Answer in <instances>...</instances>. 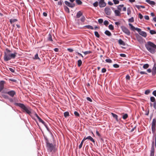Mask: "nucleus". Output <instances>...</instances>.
<instances>
[{"instance_id": "1", "label": "nucleus", "mask_w": 156, "mask_h": 156, "mask_svg": "<svg viewBox=\"0 0 156 156\" xmlns=\"http://www.w3.org/2000/svg\"><path fill=\"white\" fill-rule=\"evenodd\" d=\"M17 54L16 52L12 53V51L8 48H6L4 52V59L5 61L6 62L11 59H14Z\"/></svg>"}, {"instance_id": "2", "label": "nucleus", "mask_w": 156, "mask_h": 156, "mask_svg": "<svg viewBox=\"0 0 156 156\" xmlns=\"http://www.w3.org/2000/svg\"><path fill=\"white\" fill-rule=\"evenodd\" d=\"M14 104L20 107L22 109V111L23 112L28 114L33 118L32 114L31 112V109L29 106H26L23 104L20 103H15Z\"/></svg>"}, {"instance_id": "3", "label": "nucleus", "mask_w": 156, "mask_h": 156, "mask_svg": "<svg viewBox=\"0 0 156 156\" xmlns=\"http://www.w3.org/2000/svg\"><path fill=\"white\" fill-rule=\"evenodd\" d=\"M145 47L147 50L152 54L155 53L156 50V45L154 43L148 41L145 44Z\"/></svg>"}, {"instance_id": "4", "label": "nucleus", "mask_w": 156, "mask_h": 156, "mask_svg": "<svg viewBox=\"0 0 156 156\" xmlns=\"http://www.w3.org/2000/svg\"><path fill=\"white\" fill-rule=\"evenodd\" d=\"M46 143V147L48 152H51L52 151H55V147L52 144L49 143L48 140H47Z\"/></svg>"}, {"instance_id": "5", "label": "nucleus", "mask_w": 156, "mask_h": 156, "mask_svg": "<svg viewBox=\"0 0 156 156\" xmlns=\"http://www.w3.org/2000/svg\"><path fill=\"white\" fill-rule=\"evenodd\" d=\"M136 30L138 32L139 34L143 36V37H146L147 34L144 31H142L141 29L139 28H136Z\"/></svg>"}, {"instance_id": "6", "label": "nucleus", "mask_w": 156, "mask_h": 156, "mask_svg": "<svg viewBox=\"0 0 156 156\" xmlns=\"http://www.w3.org/2000/svg\"><path fill=\"white\" fill-rule=\"evenodd\" d=\"M121 29L123 32L126 34L127 35H130V32L129 30L126 27H122Z\"/></svg>"}, {"instance_id": "7", "label": "nucleus", "mask_w": 156, "mask_h": 156, "mask_svg": "<svg viewBox=\"0 0 156 156\" xmlns=\"http://www.w3.org/2000/svg\"><path fill=\"white\" fill-rule=\"evenodd\" d=\"M104 10L105 13L107 15H110L112 12V11L110 7H106L105 8Z\"/></svg>"}, {"instance_id": "8", "label": "nucleus", "mask_w": 156, "mask_h": 156, "mask_svg": "<svg viewBox=\"0 0 156 156\" xmlns=\"http://www.w3.org/2000/svg\"><path fill=\"white\" fill-rule=\"evenodd\" d=\"M2 93L7 94L11 97H13L14 95L16 94L15 91L13 90H11V91L6 92H2Z\"/></svg>"}, {"instance_id": "9", "label": "nucleus", "mask_w": 156, "mask_h": 156, "mask_svg": "<svg viewBox=\"0 0 156 156\" xmlns=\"http://www.w3.org/2000/svg\"><path fill=\"white\" fill-rule=\"evenodd\" d=\"M98 3L99 7L101 8L105 7L106 5L104 0H100Z\"/></svg>"}, {"instance_id": "10", "label": "nucleus", "mask_w": 156, "mask_h": 156, "mask_svg": "<svg viewBox=\"0 0 156 156\" xmlns=\"http://www.w3.org/2000/svg\"><path fill=\"white\" fill-rule=\"evenodd\" d=\"M152 147L151 151L150 156H154V142L153 141L152 143Z\"/></svg>"}, {"instance_id": "11", "label": "nucleus", "mask_w": 156, "mask_h": 156, "mask_svg": "<svg viewBox=\"0 0 156 156\" xmlns=\"http://www.w3.org/2000/svg\"><path fill=\"white\" fill-rule=\"evenodd\" d=\"M64 3L67 6L72 8L74 7L75 5V4L71 3L67 1H65Z\"/></svg>"}, {"instance_id": "12", "label": "nucleus", "mask_w": 156, "mask_h": 156, "mask_svg": "<svg viewBox=\"0 0 156 156\" xmlns=\"http://www.w3.org/2000/svg\"><path fill=\"white\" fill-rule=\"evenodd\" d=\"M4 81H1L0 82V92H1L4 89Z\"/></svg>"}, {"instance_id": "13", "label": "nucleus", "mask_w": 156, "mask_h": 156, "mask_svg": "<svg viewBox=\"0 0 156 156\" xmlns=\"http://www.w3.org/2000/svg\"><path fill=\"white\" fill-rule=\"evenodd\" d=\"M156 74V64H154L152 68V74L154 75Z\"/></svg>"}, {"instance_id": "14", "label": "nucleus", "mask_w": 156, "mask_h": 156, "mask_svg": "<svg viewBox=\"0 0 156 156\" xmlns=\"http://www.w3.org/2000/svg\"><path fill=\"white\" fill-rule=\"evenodd\" d=\"M146 2L152 6L155 4V2L154 1H151L150 0H146Z\"/></svg>"}, {"instance_id": "15", "label": "nucleus", "mask_w": 156, "mask_h": 156, "mask_svg": "<svg viewBox=\"0 0 156 156\" xmlns=\"http://www.w3.org/2000/svg\"><path fill=\"white\" fill-rule=\"evenodd\" d=\"M136 37L137 41L140 42L143 41V38L140 35L137 34L136 35Z\"/></svg>"}, {"instance_id": "16", "label": "nucleus", "mask_w": 156, "mask_h": 156, "mask_svg": "<svg viewBox=\"0 0 156 156\" xmlns=\"http://www.w3.org/2000/svg\"><path fill=\"white\" fill-rule=\"evenodd\" d=\"M115 15L116 16H120L121 14L120 11L117 10H115L114 11Z\"/></svg>"}, {"instance_id": "17", "label": "nucleus", "mask_w": 156, "mask_h": 156, "mask_svg": "<svg viewBox=\"0 0 156 156\" xmlns=\"http://www.w3.org/2000/svg\"><path fill=\"white\" fill-rule=\"evenodd\" d=\"M129 25L130 27V29L133 31H134L135 30H136V28H138L137 27L135 28L132 25V24L130 23H129Z\"/></svg>"}, {"instance_id": "18", "label": "nucleus", "mask_w": 156, "mask_h": 156, "mask_svg": "<svg viewBox=\"0 0 156 156\" xmlns=\"http://www.w3.org/2000/svg\"><path fill=\"white\" fill-rule=\"evenodd\" d=\"M129 25L130 27V29L133 31H134L135 30H136V28H138L137 27L135 28L132 25V24L130 23H129Z\"/></svg>"}, {"instance_id": "19", "label": "nucleus", "mask_w": 156, "mask_h": 156, "mask_svg": "<svg viewBox=\"0 0 156 156\" xmlns=\"http://www.w3.org/2000/svg\"><path fill=\"white\" fill-rule=\"evenodd\" d=\"M40 122H41L45 127L47 128L48 130V128L46 125L45 122L44 121L41 119H40L39 120V121Z\"/></svg>"}, {"instance_id": "20", "label": "nucleus", "mask_w": 156, "mask_h": 156, "mask_svg": "<svg viewBox=\"0 0 156 156\" xmlns=\"http://www.w3.org/2000/svg\"><path fill=\"white\" fill-rule=\"evenodd\" d=\"M111 114H112V116H113V117L117 121H119V120H118V115L115 114L114 113H111Z\"/></svg>"}, {"instance_id": "21", "label": "nucleus", "mask_w": 156, "mask_h": 156, "mask_svg": "<svg viewBox=\"0 0 156 156\" xmlns=\"http://www.w3.org/2000/svg\"><path fill=\"white\" fill-rule=\"evenodd\" d=\"M32 115H33V117H32L33 119H34V116H35L37 117V118L38 119L39 121V120L40 119H41L38 116V115L35 113V112H34L32 113Z\"/></svg>"}, {"instance_id": "22", "label": "nucleus", "mask_w": 156, "mask_h": 156, "mask_svg": "<svg viewBox=\"0 0 156 156\" xmlns=\"http://www.w3.org/2000/svg\"><path fill=\"white\" fill-rule=\"evenodd\" d=\"M32 115H33V117H32L33 119H34V116H35L37 117V118L38 119L39 121V120L40 119H41L38 116V115L35 113V112H34L32 113Z\"/></svg>"}, {"instance_id": "23", "label": "nucleus", "mask_w": 156, "mask_h": 156, "mask_svg": "<svg viewBox=\"0 0 156 156\" xmlns=\"http://www.w3.org/2000/svg\"><path fill=\"white\" fill-rule=\"evenodd\" d=\"M83 14L80 11H78L76 14V16L77 18H80L81 16H82Z\"/></svg>"}, {"instance_id": "24", "label": "nucleus", "mask_w": 156, "mask_h": 156, "mask_svg": "<svg viewBox=\"0 0 156 156\" xmlns=\"http://www.w3.org/2000/svg\"><path fill=\"white\" fill-rule=\"evenodd\" d=\"M87 139L89 140L93 143H95V141L93 138H92L90 136H88L87 137Z\"/></svg>"}, {"instance_id": "25", "label": "nucleus", "mask_w": 156, "mask_h": 156, "mask_svg": "<svg viewBox=\"0 0 156 156\" xmlns=\"http://www.w3.org/2000/svg\"><path fill=\"white\" fill-rule=\"evenodd\" d=\"M118 42H119V43L120 45H125V42H124V41H123L121 39H119V40Z\"/></svg>"}, {"instance_id": "26", "label": "nucleus", "mask_w": 156, "mask_h": 156, "mask_svg": "<svg viewBox=\"0 0 156 156\" xmlns=\"http://www.w3.org/2000/svg\"><path fill=\"white\" fill-rule=\"evenodd\" d=\"M105 34L108 36H111L112 34L111 32L108 30H106L105 31Z\"/></svg>"}, {"instance_id": "27", "label": "nucleus", "mask_w": 156, "mask_h": 156, "mask_svg": "<svg viewBox=\"0 0 156 156\" xmlns=\"http://www.w3.org/2000/svg\"><path fill=\"white\" fill-rule=\"evenodd\" d=\"M124 5L123 4L119 5L118 6L117 8L118 9L117 10H119L121 11L122 9V8L123 7Z\"/></svg>"}, {"instance_id": "28", "label": "nucleus", "mask_w": 156, "mask_h": 156, "mask_svg": "<svg viewBox=\"0 0 156 156\" xmlns=\"http://www.w3.org/2000/svg\"><path fill=\"white\" fill-rule=\"evenodd\" d=\"M33 58L34 59L40 60V59L37 53L35 55L34 57H33Z\"/></svg>"}, {"instance_id": "29", "label": "nucleus", "mask_w": 156, "mask_h": 156, "mask_svg": "<svg viewBox=\"0 0 156 156\" xmlns=\"http://www.w3.org/2000/svg\"><path fill=\"white\" fill-rule=\"evenodd\" d=\"M151 130L152 133L154 134L156 130L155 126H151Z\"/></svg>"}, {"instance_id": "30", "label": "nucleus", "mask_w": 156, "mask_h": 156, "mask_svg": "<svg viewBox=\"0 0 156 156\" xmlns=\"http://www.w3.org/2000/svg\"><path fill=\"white\" fill-rule=\"evenodd\" d=\"M86 27V28H87V29H91V30H93L94 29V28L93 27L90 26V25H86V26H85L84 27Z\"/></svg>"}, {"instance_id": "31", "label": "nucleus", "mask_w": 156, "mask_h": 156, "mask_svg": "<svg viewBox=\"0 0 156 156\" xmlns=\"http://www.w3.org/2000/svg\"><path fill=\"white\" fill-rule=\"evenodd\" d=\"M82 64V61L81 60H79L77 61V65L78 67H80Z\"/></svg>"}, {"instance_id": "32", "label": "nucleus", "mask_w": 156, "mask_h": 156, "mask_svg": "<svg viewBox=\"0 0 156 156\" xmlns=\"http://www.w3.org/2000/svg\"><path fill=\"white\" fill-rule=\"evenodd\" d=\"M156 120L155 119H153L151 126H156Z\"/></svg>"}, {"instance_id": "33", "label": "nucleus", "mask_w": 156, "mask_h": 156, "mask_svg": "<svg viewBox=\"0 0 156 156\" xmlns=\"http://www.w3.org/2000/svg\"><path fill=\"white\" fill-rule=\"evenodd\" d=\"M64 116L65 118H66L69 115V113L68 112H66L64 113Z\"/></svg>"}, {"instance_id": "34", "label": "nucleus", "mask_w": 156, "mask_h": 156, "mask_svg": "<svg viewBox=\"0 0 156 156\" xmlns=\"http://www.w3.org/2000/svg\"><path fill=\"white\" fill-rule=\"evenodd\" d=\"M48 41H52V39L51 35V34H49L48 36Z\"/></svg>"}, {"instance_id": "35", "label": "nucleus", "mask_w": 156, "mask_h": 156, "mask_svg": "<svg viewBox=\"0 0 156 156\" xmlns=\"http://www.w3.org/2000/svg\"><path fill=\"white\" fill-rule=\"evenodd\" d=\"M17 21V20L16 19H11L10 20V22L11 24H12V23H14Z\"/></svg>"}, {"instance_id": "36", "label": "nucleus", "mask_w": 156, "mask_h": 156, "mask_svg": "<svg viewBox=\"0 0 156 156\" xmlns=\"http://www.w3.org/2000/svg\"><path fill=\"white\" fill-rule=\"evenodd\" d=\"M76 2L78 5H80L82 3V2L80 0H76Z\"/></svg>"}, {"instance_id": "37", "label": "nucleus", "mask_w": 156, "mask_h": 156, "mask_svg": "<svg viewBox=\"0 0 156 156\" xmlns=\"http://www.w3.org/2000/svg\"><path fill=\"white\" fill-rule=\"evenodd\" d=\"M149 65L148 64H146L144 65L143 68L144 69H147L149 67Z\"/></svg>"}, {"instance_id": "38", "label": "nucleus", "mask_w": 156, "mask_h": 156, "mask_svg": "<svg viewBox=\"0 0 156 156\" xmlns=\"http://www.w3.org/2000/svg\"><path fill=\"white\" fill-rule=\"evenodd\" d=\"M131 13V11L129 8H128L127 9V14L128 15H129Z\"/></svg>"}, {"instance_id": "39", "label": "nucleus", "mask_w": 156, "mask_h": 156, "mask_svg": "<svg viewBox=\"0 0 156 156\" xmlns=\"http://www.w3.org/2000/svg\"><path fill=\"white\" fill-rule=\"evenodd\" d=\"M128 117V115L127 114H125L123 115L122 118L124 119H127V118Z\"/></svg>"}, {"instance_id": "40", "label": "nucleus", "mask_w": 156, "mask_h": 156, "mask_svg": "<svg viewBox=\"0 0 156 156\" xmlns=\"http://www.w3.org/2000/svg\"><path fill=\"white\" fill-rule=\"evenodd\" d=\"M134 20L133 18V17H132L131 18H129L128 19V22H129L133 23L134 22Z\"/></svg>"}, {"instance_id": "41", "label": "nucleus", "mask_w": 156, "mask_h": 156, "mask_svg": "<svg viewBox=\"0 0 156 156\" xmlns=\"http://www.w3.org/2000/svg\"><path fill=\"white\" fill-rule=\"evenodd\" d=\"M105 61L106 62L108 63H111L112 62V61L110 59H106Z\"/></svg>"}, {"instance_id": "42", "label": "nucleus", "mask_w": 156, "mask_h": 156, "mask_svg": "<svg viewBox=\"0 0 156 156\" xmlns=\"http://www.w3.org/2000/svg\"><path fill=\"white\" fill-rule=\"evenodd\" d=\"M150 32L151 34H156V32L153 30H150Z\"/></svg>"}, {"instance_id": "43", "label": "nucleus", "mask_w": 156, "mask_h": 156, "mask_svg": "<svg viewBox=\"0 0 156 156\" xmlns=\"http://www.w3.org/2000/svg\"><path fill=\"white\" fill-rule=\"evenodd\" d=\"M109 29L111 30L114 29V27L112 24H110L108 26Z\"/></svg>"}, {"instance_id": "44", "label": "nucleus", "mask_w": 156, "mask_h": 156, "mask_svg": "<svg viewBox=\"0 0 156 156\" xmlns=\"http://www.w3.org/2000/svg\"><path fill=\"white\" fill-rule=\"evenodd\" d=\"M151 101L152 102H154L155 101V98L153 97H151L150 98Z\"/></svg>"}, {"instance_id": "45", "label": "nucleus", "mask_w": 156, "mask_h": 156, "mask_svg": "<svg viewBox=\"0 0 156 156\" xmlns=\"http://www.w3.org/2000/svg\"><path fill=\"white\" fill-rule=\"evenodd\" d=\"M82 52H83L85 55H86L88 54H90L91 53V51H87L85 52L83 51Z\"/></svg>"}, {"instance_id": "46", "label": "nucleus", "mask_w": 156, "mask_h": 156, "mask_svg": "<svg viewBox=\"0 0 156 156\" xmlns=\"http://www.w3.org/2000/svg\"><path fill=\"white\" fill-rule=\"evenodd\" d=\"M99 3L97 1L96 2L93 3V5L95 7H96L98 5Z\"/></svg>"}, {"instance_id": "47", "label": "nucleus", "mask_w": 156, "mask_h": 156, "mask_svg": "<svg viewBox=\"0 0 156 156\" xmlns=\"http://www.w3.org/2000/svg\"><path fill=\"white\" fill-rule=\"evenodd\" d=\"M94 34L97 37H100V35L97 31H95L94 32Z\"/></svg>"}, {"instance_id": "48", "label": "nucleus", "mask_w": 156, "mask_h": 156, "mask_svg": "<svg viewBox=\"0 0 156 156\" xmlns=\"http://www.w3.org/2000/svg\"><path fill=\"white\" fill-rule=\"evenodd\" d=\"M115 4H117L119 3V1L118 0H113Z\"/></svg>"}, {"instance_id": "49", "label": "nucleus", "mask_w": 156, "mask_h": 156, "mask_svg": "<svg viewBox=\"0 0 156 156\" xmlns=\"http://www.w3.org/2000/svg\"><path fill=\"white\" fill-rule=\"evenodd\" d=\"M64 9L66 11L68 12H69V9L66 6H65L64 7Z\"/></svg>"}, {"instance_id": "50", "label": "nucleus", "mask_w": 156, "mask_h": 156, "mask_svg": "<svg viewBox=\"0 0 156 156\" xmlns=\"http://www.w3.org/2000/svg\"><path fill=\"white\" fill-rule=\"evenodd\" d=\"M74 114L77 117H79L80 116L79 114L76 111L74 112Z\"/></svg>"}, {"instance_id": "51", "label": "nucleus", "mask_w": 156, "mask_h": 156, "mask_svg": "<svg viewBox=\"0 0 156 156\" xmlns=\"http://www.w3.org/2000/svg\"><path fill=\"white\" fill-rule=\"evenodd\" d=\"M108 24L109 22L107 20H105L104 22V25H105L106 26L108 25Z\"/></svg>"}, {"instance_id": "52", "label": "nucleus", "mask_w": 156, "mask_h": 156, "mask_svg": "<svg viewBox=\"0 0 156 156\" xmlns=\"http://www.w3.org/2000/svg\"><path fill=\"white\" fill-rule=\"evenodd\" d=\"M85 20V18L84 16H83L80 19V20L82 22H84Z\"/></svg>"}, {"instance_id": "53", "label": "nucleus", "mask_w": 156, "mask_h": 156, "mask_svg": "<svg viewBox=\"0 0 156 156\" xmlns=\"http://www.w3.org/2000/svg\"><path fill=\"white\" fill-rule=\"evenodd\" d=\"M113 67L115 68H118L119 67V66L117 64H115L113 65Z\"/></svg>"}, {"instance_id": "54", "label": "nucleus", "mask_w": 156, "mask_h": 156, "mask_svg": "<svg viewBox=\"0 0 156 156\" xmlns=\"http://www.w3.org/2000/svg\"><path fill=\"white\" fill-rule=\"evenodd\" d=\"M83 143V142L82 141L81 143L79 146V149H80L82 147Z\"/></svg>"}, {"instance_id": "55", "label": "nucleus", "mask_w": 156, "mask_h": 156, "mask_svg": "<svg viewBox=\"0 0 156 156\" xmlns=\"http://www.w3.org/2000/svg\"><path fill=\"white\" fill-rule=\"evenodd\" d=\"M103 20L102 19H100L98 20V22L99 23H101L103 22Z\"/></svg>"}, {"instance_id": "56", "label": "nucleus", "mask_w": 156, "mask_h": 156, "mask_svg": "<svg viewBox=\"0 0 156 156\" xmlns=\"http://www.w3.org/2000/svg\"><path fill=\"white\" fill-rule=\"evenodd\" d=\"M106 71V69L105 68H103L101 70V72L102 73H105Z\"/></svg>"}, {"instance_id": "57", "label": "nucleus", "mask_w": 156, "mask_h": 156, "mask_svg": "<svg viewBox=\"0 0 156 156\" xmlns=\"http://www.w3.org/2000/svg\"><path fill=\"white\" fill-rule=\"evenodd\" d=\"M9 70L12 73H14L15 72L14 70L13 69L11 68H9Z\"/></svg>"}, {"instance_id": "58", "label": "nucleus", "mask_w": 156, "mask_h": 156, "mask_svg": "<svg viewBox=\"0 0 156 156\" xmlns=\"http://www.w3.org/2000/svg\"><path fill=\"white\" fill-rule=\"evenodd\" d=\"M150 93V91L149 90H147L145 92V94H148Z\"/></svg>"}, {"instance_id": "59", "label": "nucleus", "mask_w": 156, "mask_h": 156, "mask_svg": "<svg viewBox=\"0 0 156 156\" xmlns=\"http://www.w3.org/2000/svg\"><path fill=\"white\" fill-rule=\"evenodd\" d=\"M126 80H129L130 79V76L129 75H127L126 76Z\"/></svg>"}, {"instance_id": "60", "label": "nucleus", "mask_w": 156, "mask_h": 156, "mask_svg": "<svg viewBox=\"0 0 156 156\" xmlns=\"http://www.w3.org/2000/svg\"><path fill=\"white\" fill-rule=\"evenodd\" d=\"M67 50L68 51L70 52H72L73 51V50L72 48H67Z\"/></svg>"}, {"instance_id": "61", "label": "nucleus", "mask_w": 156, "mask_h": 156, "mask_svg": "<svg viewBox=\"0 0 156 156\" xmlns=\"http://www.w3.org/2000/svg\"><path fill=\"white\" fill-rule=\"evenodd\" d=\"M139 17L140 19H141L143 18V16L140 13L139 14Z\"/></svg>"}, {"instance_id": "62", "label": "nucleus", "mask_w": 156, "mask_h": 156, "mask_svg": "<svg viewBox=\"0 0 156 156\" xmlns=\"http://www.w3.org/2000/svg\"><path fill=\"white\" fill-rule=\"evenodd\" d=\"M120 56L123 57H126V55L124 54H120Z\"/></svg>"}, {"instance_id": "63", "label": "nucleus", "mask_w": 156, "mask_h": 156, "mask_svg": "<svg viewBox=\"0 0 156 156\" xmlns=\"http://www.w3.org/2000/svg\"><path fill=\"white\" fill-rule=\"evenodd\" d=\"M153 107L154 109L156 110V101L154 103Z\"/></svg>"}, {"instance_id": "64", "label": "nucleus", "mask_w": 156, "mask_h": 156, "mask_svg": "<svg viewBox=\"0 0 156 156\" xmlns=\"http://www.w3.org/2000/svg\"><path fill=\"white\" fill-rule=\"evenodd\" d=\"M154 96H155L156 97V90H154L153 92H152Z\"/></svg>"}]
</instances>
